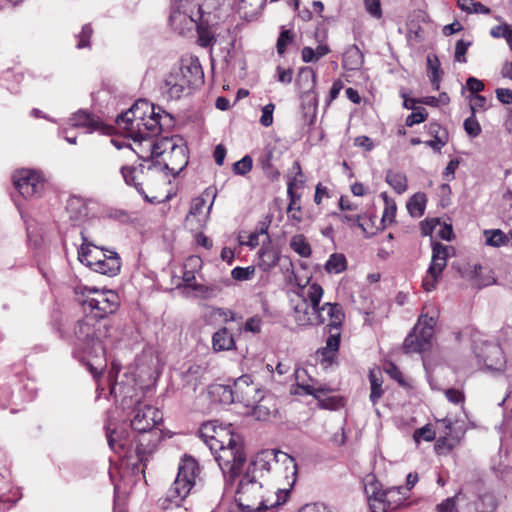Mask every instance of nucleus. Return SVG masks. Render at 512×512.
<instances>
[{
  "label": "nucleus",
  "mask_w": 512,
  "mask_h": 512,
  "mask_svg": "<svg viewBox=\"0 0 512 512\" xmlns=\"http://www.w3.org/2000/svg\"><path fill=\"white\" fill-rule=\"evenodd\" d=\"M436 321L433 317L422 315L413 331L405 338L403 349L405 353H421L431 346Z\"/></svg>",
  "instance_id": "nucleus-15"
},
{
  "label": "nucleus",
  "mask_w": 512,
  "mask_h": 512,
  "mask_svg": "<svg viewBox=\"0 0 512 512\" xmlns=\"http://www.w3.org/2000/svg\"><path fill=\"white\" fill-rule=\"evenodd\" d=\"M212 315L222 319L224 323L242 319L241 316L238 317L232 310L226 308H214Z\"/></svg>",
  "instance_id": "nucleus-54"
},
{
  "label": "nucleus",
  "mask_w": 512,
  "mask_h": 512,
  "mask_svg": "<svg viewBox=\"0 0 512 512\" xmlns=\"http://www.w3.org/2000/svg\"><path fill=\"white\" fill-rule=\"evenodd\" d=\"M290 248L302 258H308L312 254V247L303 234H296L290 238Z\"/></svg>",
  "instance_id": "nucleus-35"
},
{
  "label": "nucleus",
  "mask_w": 512,
  "mask_h": 512,
  "mask_svg": "<svg viewBox=\"0 0 512 512\" xmlns=\"http://www.w3.org/2000/svg\"><path fill=\"white\" fill-rule=\"evenodd\" d=\"M292 172L295 175L289 178L287 182V194H298L296 190L303 188L305 183V176L301 171L299 162H294Z\"/></svg>",
  "instance_id": "nucleus-40"
},
{
  "label": "nucleus",
  "mask_w": 512,
  "mask_h": 512,
  "mask_svg": "<svg viewBox=\"0 0 512 512\" xmlns=\"http://www.w3.org/2000/svg\"><path fill=\"white\" fill-rule=\"evenodd\" d=\"M451 247L441 243H435L432 246V258L427 274L422 281L425 291L430 292L435 289L444 268L447 265L448 251Z\"/></svg>",
  "instance_id": "nucleus-17"
},
{
  "label": "nucleus",
  "mask_w": 512,
  "mask_h": 512,
  "mask_svg": "<svg viewBox=\"0 0 512 512\" xmlns=\"http://www.w3.org/2000/svg\"><path fill=\"white\" fill-rule=\"evenodd\" d=\"M347 268V261L343 254L333 253L329 256L325 264V270L328 273L339 274Z\"/></svg>",
  "instance_id": "nucleus-42"
},
{
  "label": "nucleus",
  "mask_w": 512,
  "mask_h": 512,
  "mask_svg": "<svg viewBox=\"0 0 512 512\" xmlns=\"http://www.w3.org/2000/svg\"><path fill=\"white\" fill-rule=\"evenodd\" d=\"M212 349L214 352L236 349L234 337L226 327L220 328L212 335Z\"/></svg>",
  "instance_id": "nucleus-27"
},
{
  "label": "nucleus",
  "mask_w": 512,
  "mask_h": 512,
  "mask_svg": "<svg viewBox=\"0 0 512 512\" xmlns=\"http://www.w3.org/2000/svg\"><path fill=\"white\" fill-rule=\"evenodd\" d=\"M82 239L83 243L78 251V260L82 264L108 277H114L119 274L122 263L117 252L93 248L91 244L87 243L83 235Z\"/></svg>",
  "instance_id": "nucleus-10"
},
{
  "label": "nucleus",
  "mask_w": 512,
  "mask_h": 512,
  "mask_svg": "<svg viewBox=\"0 0 512 512\" xmlns=\"http://www.w3.org/2000/svg\"><path fill=\"white\" fill-rule=\"evenodd\" d=\"M328 333L325 347L332 351H338L340 345L341 329L325 328Z\"/></svg>",
  "instance_id": "nucleus-48"
},
{
  "label": "nucleus",
  "mask_w": 512,
  "mask_h": 512,
  "mask_svg": "<svg viewBox=\"0 0 512 512\" xmlns=\"http://www.w3.org/2000/svg\"><path fill=\"white\" fill-rule=\"evenodd\" d=\"M414 439L417 442L420 439H423L425 441H432L435 439V432L428 425H426L423 426L422 428L415 430Z\"/></svg>",
  "instance_id": "nucleus-61"
},
{
  "label": "nucleus",
  "mask_w": 512,
  "mask_h": 512,
  "mask_svg": "<svg viewBox=\"0 0 512 512\" xmlns=\"http://www.w3.org/2000/svg\"><path fill=\"white\" fill-rule=\"evenodd\" d=\"M296 85L303 93L312 91L316 85V74L310 67L300 68L297 78Z\"/></svg>",
  "instance_id": "nucleus-33"
},
{
  "label": "nucleus",
  "mask_w": 512,
  "mask_h": 512,
  "mask_svg": "<svg viewBox=\"0 0 512 512\" xmlns=\"http://www.w3.org/2000/svg\"><path fill=\"white\" fill-rule=\"evenodd\" d=\"M364 491L368 499L370 512H389L398 509L409 497L402 486L383 490L381 483L373 475L364 482Z\"/></svg>",
  "instance_id": "nucleus-8"
},
{
  "label": "nucleus",
  "mask_w": 512,
  "mask_h": 512,
  "mask_svg": "<svg viewBox=\"0 0 512 512\" xmlns=\"http://www.w3.org/2000/svg\"><path fill=\"white\" fill-rule=\"evenodd\" d=\"M280 260V252L269 243L263 242L258 251V266L265 272L277 266Z\"/></svg>",
  "instance_id": "nucleus-25"
},
{
  "label": "nucleus",
  "mask_w": 512,
  "mask_h": 512,
  "mask_svg": "<svg viewBox=\"0 0 512 512\" xmlns=\"http://www.w3.org/2000/svg\"><path fill=\"white\" fill-rule=\"evenodd\" d=\"M226 436L227 441L215 440L211 442V451L224 477L232 483L239 476L246 462V453L239 435L227 432Z\"/></svg>",
  "instance_id": "nucleus-6"
},
{
  "label": "nucleus",
  "mask_w": 512,
  "mask_h": 512,
  "mask_svg": "<svg viewBox=\"0 0 512 512\" xmlns=\"http://www.w3.org/2000/svg\"><path fill=\"white\" fill-rule=\"evenodd\" d=\"M307 372L305 369H297L295 371L296 389L294 394L298 395H312L323 409L337 410L344 406V399L340 396H327V389L323 386L315 387L312 383L313 380L309 378L306 381Z\"/></svg>",
  "instance_id": "nucleus-13"
},
{
  "label": "nucleus",
  "mask_w": 512,
  "mask_h": 512,
  "mask_svg": "<svg viewBox=\"0 0 512 512\" xmlns=\"http://www.w3.org/2000/svg\"><path fill=\"white\" fill-rule=\"evenodd\" d=\"M470 100V109L472 113H476L479 109H486L487 107V99L482 95H471L469 97Z\"/></svg>",
  "instance_id": "nucleus-62"
},
{
  "label": "nucleus",
  "mask_w": 512,
  "mask_h": 512,
  "mask_svg": "<svg viewBox=\"0 0 512 512\" xmlns=\"http://www.w3.org/2000/svg\"><path fill=\"white\" fill-rule=\"evenodd\" d=\"M283 466L291 474L293 464L290 455L276 449H265L252 458L246 472L257 475L260 480L266 482L265 476L269 477L272 472H281Z\"/></svg>",
  "instance_id": "nucleus-11"
},
{
  "label": "nucleus",
  "mask_w": 512,
  "mask_h": 512,
  "mask_svg": "<svg viewBox=\"0 0 512 512\" xmlns=\"http://www.w3.org/2000/svg\"><path fill=\"white\" fill-rule=\"evenodd\" d=\"M324 295V289L316 282L297 284L290 298L292 317L300 327L317 326L318 305Z\"/></svg>",
  "instance_id": "nucleus-5"
},
{
  "label": "nucleus",
  "mask_w": 512,
  "mask_h": 512,
  "mask_svg": "<svg viewBox=\"0 0 512 512\" xmlns=\"http://www.w3.org/2000/svg\"><path fill=\"white\" fill-rule=\"evenodd\" d=\"M428 117V112L423 107H417L413 112L406 118L405 124L408 127H412L415 124L424 122Z\"/></svg>",
  "instance_id": "nucleus-49"
},
{
  "label": "nucleus",
  "mask_w": 512,
  "mask_h": 512,
  "mask_svg": "<svg viewBox=\"0 0 512 512\" xmlns=\"http://www.w3.org/2000/svg\"><path fill=\"white\" fill-rule=\"evenodd\" d=\"M364 62L363 53L356 45H350L344 52L342 67L347 71L359 70Z\"/></svg>",
  "instance_id": "nucleus-28"
},
{
  "label": "nucleus",
  "mask_w": 512,
  "mask_h": 512,
  "mask_svg": "<svg viewBox=\"0 0 512 512\" xmlns=\"http://www.w3.org/2000/svg\"><path fill=\"white\" fill-rule=\"evenodd\" d=\"M130 420L131 428L139 435H151V439L160 436L153 428L162 421L163 415L157 408L142 402L137 395H125L121 401Z\"/></svg>",
  "instance_id": "nucleus-7"
},
{
  "label": "nucleus",
  "mask_w": 512,
  "mask_h": 512,
  "mask_svg": "<svg viewBox=\"0 0 512 512\" xmlns=\"http://www.w3.org/2000/svg\"><path fill=\"white\" fill-rule=\"evenodd\" d=\"M206 373V369L201 365H192L183 374V381L194 391L197 386L202 382V379Z\"/></svg>",
  "instance_id": "nucleus-36"
},
{
  "label": "nucleus",
  "mask_w": 512,
  "mask_h": 512,
  "mask_svg": "<svg viewBox=\"0 0 512 512\" xmlns=\"http://www.w3.org/2000/svg\"><path fill=\"white\" fill-rule=\"evenodd\" d=\"M110 330L109 320L98 319L88 313L74 325V355L85 361L94 378L106 366V341L110 337Z\"/></svg>",
  "instance_id": "nucleus-1"
},
{
  "label": "nucleus",
  "mask_w": 512,
  "mask_h": 512,
  "mask_svg": "<svg viewBox=\"0 0 512 512\" xmlns=\"http://www.w3.org/2000/svg\"><path fill=\"white\" fill-rule=\"evenodd\" d=\"M298 512H332L323 503L306 504Z\"/></svg>",
  "instance_id": "nucleus-64"
},
{
  "label": "nucleus",
  "mask_w": 512,
  "mask_h": 512,
  "mask_svg": "<svg viewBox=\"0 0 512 512\" xmlns=\"http://www.w3.org/2000/svg\"><path fill=\"white\" fill-rule=\"evenodd\" d=\"M144 168L145 167L142 163L126 165L121 168V173L126 184L133 185L140 194H144L142 188Z\"/></svg>",
  "instance_id": "nucleus-26"
},
{
  "label": "nucleus",
  "mask_w": 512,
  "mask_h": 512,
  "mask_svg": "<svg viewBox=\"0 0 512 512\" xmlns=\"http://www.w3.org/2000/svg\"><path fill=\"white\" fill-rule=\"evenodd\" d=\"M208 197L212 198V201H211L210 205L208 206V212H209L214 203V199L216 197V192L214 189L209 187V188L205 189V191L202 193L201 196L196 197L192 200V204H191L189 213L186 216L187 223H189L191 221V217L199 216L202 214L203 208L206 205V198H208Z\"/></svg>",
  "instance_id": "nucleus-30"
},
{
  "label": "nucleus",
  "mask_w": 512,
  "mask_h": 512,
  "mask_svg": "<svg viewBox=\"0 0 512 512\" xmlns=\"http://www.w3.org/2000/svg\"><path fill=\"white\" fill-rule=\"evenodd\" d=\"M293 42V35L290 30H282L276 43L277 52L283 55L289 44Z\"/></svg>",
  "instance_id": "nucleus-53"
},
{
  "label": "nucleus",
  "mask_w": 512,
  "mask_h": 512,
  "mask_svg": "<svg viewBox=\"0 0 512 512\" xmlns=\"http://www.w3.org/2000/svg\"><path fill=\"white\" fill-rule=\"evenodd\" d=\"M386 182L398 194H402L407 189V178L405 174L389 170L386 174Z\"/></svg>",
  "instance_id": "nucleus-41"
},
{
  "label": "nucleus",
  "mask_w": 512,
  "mask_h": 512,
  "mask_svg": "<svg viewBox=\"0 0 512 512\" xmlns=\"http://www.w3.org/2000/svg\"><path fill=\"white\" fill-rule=\"evenodd\" d=\"M485 243L491 247H502L508 244L509 237L500 229L484 230Z\"/></svg>",
  "instance_id": "nucleus-39"
},
{
  "label": "nucleus",
  "mask_w": 512,
  "mask_h": 512,
  "mask_svg": "<svg viewBox=\"0 0 512 512\" xmlns=\"http://www.w3.org/2000/svg\"><path fill=\"white\" fill-rule=\"evenodd\" d=\"M288 152L286 142L280 139H270L264 148L263 160H279L286 157Z\"/></svg>",
  "instance_id": "nucleus-32"
},
{
  "label": "nucleus",
  "mask_w": 512,
  "mask_h": 512,
  "mask_svg": "<svg viewBox=\"0 0 512 512\" xmlns=\"http://www.w3.org/2000/svg\"><path fill=\"white\" fill-rule=\"evenodd\" d=\"M269 484L245 471L236 490L235 507L227 512H265L279 506Z\"/></svg>",
  "instance_id": "nucleus-2"
},
{
  "label": "nucleus",
  "mask_w": 512,
  "mask_h": 512,
  "mask_svg": "<svg viewBox=\"0 0 512 512\" xmlns=\"http://www.w3.org/2000/svg\"><path fill=\"white\" fill-rule=\"evenodd\" d=\"M339 219L347 224L350 227L357 226L359 227L363 232H366V228L364 227V224L361 222V216L358 214H340L338 215Z\"/></svg>",
  "instance_id": "nucleus-58"
},
{
  "label": "nucleus",
  "mask_w": 512,
  "mask_h": 512,
  "mask_svg": "<svg viewBox=\"0 0 512 512\" xmlns=\"http://www.w3.org/2000/svg\"><path fill=\"white\" fill-rule=\"evenodd\" d=\"M274 109H275V105L272 103H269L262 108V115L260 118V123L263 126L269 127L273 123Z\"/></svg>",
  "instance_id": "nucleus-60"
},
{
  "label": "nucleus",
  "mask_w": 512,
  "mask_h": 512,
  "mask_svg": "<svg viewBox=\"0 0 512 512\" xmlns=\"http://www.w3.org/2000/svg\"><path fill=\"white\" fill-rule=\"evenodd\" d=\"M266 0H240L238 12L247 21L255 19L262 11Z\"/></svg>",
  "instance_id": "nucleus-31"
},
{
  "label": "nucleus",
  "mask_w": 512,
  "mask_h": 512,
  "mask_svg": "<svg viewBox=\"0 0 512 512\" xmlns=\"http://www.w3.org/2000/svg\"><path fill=\"white\" fill-rule=\"evenodd\" d=\"M69 124L74 128H84L86 133L100 131L103 134H110L112 128L106 126L98 116L86 110H79L71 115Z\"/></svg>",
  "instance_id": "nucleus-23"
},
{
  "label": "nucleus",
  "mask_w": 512,
  "mask_h": 512,
  "mask_svg": "<svg viewBox=\"0 0 512 512\" xmlns=\"http://www.w3.org/2000/svg\"><path fill=\"white\" fill-rule=\"evenodd\" d=\"M345 320V313L338 303L325 302L318 305L317 325L327 322L325 328L341 329Z\"/></svg>",
  "instance_id": "nucleus-22"
},
{
  "label": "nucleus",
  "mask_w": 512,
  "mask_h": 512,
  "mask_svg": "<svg viewBox=\"0 0 512 512\" xmlns=\"http://www.w3.org/2000/svg\"><path fill=\"white\" fill-rule=\"evenodd\" d=\"M211 393L214 396H217L219 402L222 404L228 405L237 402L236 394L234 393V385L232 387L225 385H216L213 387Z\"/></svg>",
  "instance_id": "nucleus-43"
},
{
  "label": "nucleus",
  "mask_w": 512,
  "mask_h": 512,
  "mask_svg": "<svg viewBox=\"0 0 512 512\" xmlns=\"http://www.w3.org/2000/svg\"><path fill=\"white\" fill-rule=\"evenodd\" d=\"M479 364L490 371H503L506 360L501 347L495 343H483L475 348Z\"/></svg>",
  "instance_id": "nucleus-21"
},
{
  "label": "nucleus",
  "mask_w": 512,
  "mask_h": 512,
  "mask_svg": "<svg viewBox=\"0 0 512 512\" xmlns=\"http://www.w3.org/2000/svg\"><path fill=\"white\" fill-rule=\"evenodd\" d=\"M292 464L293 469L291 474L288 473V470H285L283 466V470H280L281 472H272L269 476V480H266V483H268L269 486L273 485L274 490L272 494L275 495L276 503H278V505H282L287 501L289 493L296 483L297 464L293 457Z\"/></svg>",
  "instance_id": "nucleus-18"
},
{
  "label": "nucleus",
  "mask_w": 512,
  "mask_h": 512,
  "mask_svg": "<svg viewBox=\"0 0 512 512\" xmlns=\"http://www.w3.org/2000/svg\"><path fill=\"white\" fill-rule=\"evenodd\" d=\"M203 79L201 65L197 61L173 68L164 80L163 93L171 100L188 95L191 89Z\"/></svg>",
  "instance_id": "nucleus-9"
},
{
  "label": "nucleus",
  "mask_w": 512,
  "mask_h": 512,
  "mask_svg": "<svg viewBox=\"0 0 512 512\" xmlns=\"http://www.w3.org/2000/svg\"><path fill=\"white\" fill-rule=\"evenodd\" d=\"M471 45V42L470 41H465V40H458L456 42V46H455V61L457 62H460V63H466L467 62V59H466V52L469 48V46Z\"/></svg>",
  "instance_id": "nucleus-56"
},
{
  "label": "nucleus",
  "mask_w": 512,
  "mask_h": 512,
  "mask_svg": "<svg viewBox=\"0 0 512 512\" xmlns=\"http://www.w3.org/2000/svg\"><path fill=\"white\" fill-rule=\"evenodd\" d=\"M188 164V162H185L184 165L178 167V168H170L169 165L166 162H151V165L148 166V171L153 174H160L167 177L169 174L172 175V177H176Z\"/></svg>",
  "instance_id": "nucleus-44"
},
{
  "label": "nucleus",
  "mask_w": 512,
  "mask_h": 512,
  "mask_svg": "<svg viewBox=\"0 0 512 512\" xmlns=\"http://www.w3.org/2000/svg\"><path fill=\"white\" fill-rule=\"evenodd\" d=\"M490 35L493 38H504L505 40L507 38H512V26L507 23L494 26L490 30Z\"/></svg>",
  "instance_id": "nucleus-55"
},
{
  "label": "nucleus",
  "mask_w": 512,
  "mask_h": 512,
  "mask_svg": "<svg viewBox=\"0 0 512 512\" xmlns=\"http://www.w3.org/2000/svg\"><path fill=\"white\" fill-rule=\"evenodd\" d=\"M66 210L70 219L75 223L82 222L88 214L85 201L77 196H72L68 199Z\"/></svg>",
  "instance_id": "nucleus-29"
},
{
  "label": "nucleus",
  "mask_w": 512,
  "mask_h": 512,
  "mask_svg": "<svg viewBox=\"0 0 512 512\" xmlns=\"http://www.w3.org/2000/svg\"><path fill=\"white\" fill-rule=\"evenodd\" d=\"M385 209L383 212L382 220L384 222L389 221L392 222L396 215V203L393 200H388V198H385Z\"/></svg>",
  "instance_id": "nucleus-63"
},
{
  "label": "nucleus",
  "mask_w": 512,
  "mask_h": 512,
  "mask_svg": "<svg viewBox=\"0 0 512 512\" xmlns=\"http://www.w3.org/2000/svg\"><path fill=\"white\" fill-rule=\"evenodd\" d=\"M154 105L147 100L139 99L125 112L116 117V124L126 135H140L139 124L144 121L149 114H154Z\"/></svg>",
  "instance_id": "nucleus-16"
},
{
  "label": "nucleus",
  "mask_w": 512,
  "mask_h": 512,
  "mask_svg": "<svg viewBox=\"0 0 512 512\" xmlns=\"http://www.w3.org/2000/svg\"><path fill=\"white\" fill-rule=\"evenodd\" d=\"M106 436L110 448L115 453L128 460L135 458L139 463L148 459L158 443V437L151 439V435H135L134 431L129 432L126 429L108 428Z\"/></svg>",
  "instance_id": "nucleus-4"
},
{
  "label": "nucleus",
  "mask_w": 512,
  "mask_h": 512,
  "mask_svg": "<svg viewBox=\"0 0 512 512\" xmlns=\"http://www.w3.org/2000/svg\"><path fill=\"white\" fill-rule=\"evenodd\" d=\"M255 273V268L253 266H247V267H235L231 271V276L233 279L237 281H246L250 280Z\"/></svg>",
  "instance_id": "nucleus-51"
},
{
  "label": "nucleus",
  "mask_w": 512,
  "mask_h": 512,
  "mask_svg": "<svg viewBox=\"0 0 512 512\" xmlns=\"http://www.w3.org/2000/svg\"><path fill=\"white\" fill-rule=\"evenodd\" d=\"M13 184L24 198L39 195L43 188L45 179L35 170L21 169L13 174Z\"/></svg>",
  "instance_id": "nucleus-19"
},
{
  "label": "nucleus",
  "mask_w": 512,
  "mask_h": 512,
  "mask_svg": "<svg viewBox=\"0 0 512 512\" xmlns=\"http://www.w3.org/2000/svg\"><path fill=\"white\" fill-rule=\"evenodd\" d=\"M289 198V204L287 207L288 219L293 222L294 225L302 222V209H301V195L300 194H287Z\"/></svg>",
  "instance_id": "nucleus-37"
},
{
  "label": "nucleus",
  "mask_w": 512,
  "mask_h": 512,
  "mask_svg": "<svg viewBox=\"0 0 512 512\" xmlns=\"http://www.w3.org/2000/svg\"><path fill=\"white\" fill-rule=\"evenodd\" d=\"M140 135H127L132 138L134 141H143L152 136L157 135L161 130L160 125V114L154 111V114H149V116L142 121L140 124Z\"/></svg>",
  "instance_id": "nucleus-24"
},
{
  "label": "nucleus",
  "mask_w": 512,
  "mask_h": 512,
  "mask_svg": "<svg viewBox=\"0 0 512 512\" xmlns=\"http://www.w3.org/2000/svg\"><path fill=\"white\" fill-rule=\"evenodd\" d=\"M224 432L223 429L220 431L216 430V427L213 423H205L201 426L199 430L200 438L204 441V443L209 447L211 450V442H214L215 440H220L218 437L220 436V433Z\"/></svg>",
  "instance_id": "nucleus-46"
},
{
  "label": "nucleus",
  "mask_w": 512,
  "mask_h": 512,
  "mask_svg": "<svg viewBox=\"0 0 512 512\" xmlns=\"http://www.w3.org/2000/svg\"><path fill=\"white\" fill-rule=\"evenodd\" d=\"M93 34V29L90 26V24H85L82 27L81 32L76 35V38L78 39L76 48L83 49L90 46V38Z\"/></svg>",
  "instance_id": "nucleus-50"
},
{
  "label": "nucleus",
  "mask_w": 512,
  "mask_h": 512,
  "mask_svg": "<svg viewBox=\"0 0 512 512\" xmlns=\"http://www.w3.org/2000/svg\"><path fill=\"white\" fill-rule=\"evenodd\" d=\"M427 198L424 193H415L407 202V210L412 217L419 218L424 214Z\"/></svg>",
  "instance_id": "nucleus-38"
},
{
  "label": "nucleus",
  "mask_w": 512,
  "mask_h": 512,
  "mask_svg": "<svg viewBox=\"0 0 512 512\" xmlns=\"http://www.w3.org/2000/svg\"><path fill=\"white\" fill-rule=\"evenodd\" d=\"M200 472L198 462L191 456H185L179 463L174 482L165 495L158 500L159 508L162 510L175 508L179 512H186V509L181 508V504L195 486Z\"/></svg>",
  "instance_id": "nucleus-3"
},
{
  "label": "nucleus",
  "mask_w": 512,
  "mask_h": 512,
  "mask_svg": "<svg viewBox=\"0 0 512 512\" xmlns=\"http://www.w3.org/2000/svg\"><path fill=\"white\" fill-rule=\"evenodd\" d=\"M201 18V7L190 0H176L169 17L171 27L179 33L193 29Z\"/></svg>",
  "instance_id": "nucleus-14"
},
{
  "label": "nucleus",
  "mask_w": 512,
  "mask_h": 512,
  "mask_svg": "<svg viewBox=\"0 0 512 512\" xmlns=\"http://www.w3.org/2000/svg\"><path fill=\"white\" fill-rule=\"evenodd\" d=\"M271 223H272V217L270 215H266L261 221L258 222L255 230L253 231L255 234H257L259 236L264 235L267 240L266 243H269V241H271L270 237L268 235V229H269Z\"/></svg>",
  "instance_id": "nucleus-59"
},
{
  "label": "nucleus",
  "mask_w": 512,
  "mask_h": 512,
  "mask_svg": "<svg viewBox=\"0 0 512 512\" xmlns=\"http://www.w3.org/2000/svg\"><path fill=\"white\" fill-rule=\"evenodd\" d=\"M428 68L430 70V81L432 83L434 90L440 89V82H441V75L442 71L440 69V64L437 58H435V61L433 62L430 58H428Z\"/></svg>",
  "instance_id": "nucleus-47"
},
{
  "label": "nucleus",
  "mask_w": 512,
  "mask_h": 512,
  "mask_svg": "<svg viewBox=\"0 0 512 512\" xmlns=\"http://www.w3.org/2000/svg\"><path fill=\"white\" fill-rule=\"evenodd\" d=\"M364 7L367 13L376 19L382 18V8L380 0H364Z\"/></svg>",
  "instance_id": "nucleus-57"
},
{
  "label": "nucleus",
  "mask_w": 512,
  "mask_h": 512,
  "mask_svg": "<svg viewBox=\"0 0 512 512\" xmlns=\"http://www.w3.org/2000/svg\"><path fill=\"white\" fill-rule=\"evenodd\" d=\"M236 400L246 407L254 406L263 399V391L251 375H242L234 381Z\"/></svg>",
  "instance_id": "nucleus-20"
},
{
  "label": "nucleus",
  "mask_w": 512,
  "mask_h": 512,
  "mask_svg": "<svg viewBox=\"0 0 512 512\" xmlns=\"http://www.w3.org/2000/svg\"><path fill=\"white\" fill-rule=\"evenodd\" d=\"M82 300L84 313L94 314L98 319L108 320L107 316L119 308V296L112 290H99L96 287H84Z\"/></svg>",
  "instance_id": "nucleus-12"
},
{
  "label": "nucleus",
  "mask_w": 512,
  "mask_h": 512,
  "mask_svg": "<svg viewBox=\"0 0 512 512\" xmlns=\"http://www.w3.org/2000/svg\"><path fill=\"white\" fill-rule=\"evenodd\" d=\"M457 6L468 14H490L489 7L475 0H457Z\"/></svg>",
  "instance_id": "nucleus-45"
},
{
  "label": "nucleus",
  "mask_w": 512,
  "mask_h": 512,
  "mask_svg": "<svg viewBox=\"0 0 512 512\" xmlns=\"http://www.w3.org/2000/svg\"><path fill=\"white\" fill-rule=\"evenodd\" d=\"M464 129L471 137H477L481 133V127L476 119L475 113L471 112V116L465 119Z\"/></svg>",
  "instance_id": "nucleus-52"
},
{
  "label": "nucleus",
  "mask_w": 512,
  "mask_h": 512,
  "mask_svg": "<svg viewBox=\"0 0 512 512\" xmlns=\"http://www.w3.org/2000/svg\"><path fill=\"white\" fill-rule=\"evenodd\" d=\"M370 381V395L369 399L373 405H376L379 399L383 396L384 390L382 388L383 379L382 373L379 369H372L369 372Z\"/></svg>",
  "instance_id": "nucleus-34"
}]
</instances>
